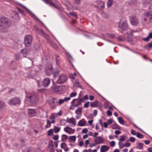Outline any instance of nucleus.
<instances>
[{"label":"nucleus","mask_w":152,"mask_h":152,"mask_svg":"<svg viewBox=\"0 0 152 152\" xmlns=\"http://www.w3.org/2000/svg\"><path fill=\"white\" fill-rule=\"evenodd\" d=\"M132 34H130V35L128 34L127 38L128 39V41L129 42H131L132 40Z\"/></svg>","instance_id":"obj_44"},{"label":"nucleus","mask_w":152,"mask_h":152,"mask_svg":"<svg viewBox=\"0 0 152 152\" xmlns=\"http://www.w3.org/2000/svg\"><path fill=\"white\" fill-rule=\"evenodd\" d=\"M145 17L143 19L146 23H149L150 22H152V12H146L145 14Z\"/></svg>","instance_id":"obj_5"},{"label":"nucleus","mask_w":152,"mask_h":152,"mask_svg":"<svg viewBox=\"0 0 152 152\" xmlns=\"http://www.w3.org/2000/svg\"><path fill=\"white\" fill-rule=\"evenodd\" d=\"M143 144L141 142H139L138 144L137 147V148L142 150L143 148Z\"/></svg>","instance_id":"obj_35"},{"label":"nucleus","mask_w":152,"mask_h":152,"mask_svg":"<svg viewBox=\"0 0 152 152\" xmlns=\"http://www.w3.org/2000/svg\"><path fill=\"white\" fill-rule=\"evenodd\" d=\"M53 133V129H50L48 132V136L51 135Z\"/></svg>","instance_id":"obj_47"},{"label":"nucleus","mask_w":152,"mask_h":152,"mask_svg":"<svg viewBox=\"0 0 152 152\" xmlns=\"http://www.w3.org/2000/svg\"><path fill=\"white\" fill-rule=\"evenodd\" d=\"M107 114L108 116H110L112 115V113L109 110H107Z\"/></svg>","instance_id":"obj_63"},{"label":"nucleus","mask_w":152,"mask_h":152,"mask_svg":"<svg viewBox=\"0 0 152 152\" xmlns=\"http://www.w3.org/2000/svg\"><path fill=\"white\" fill-rule=\"evenodd\" d=\"M74 86L77 88H81L82 87V86L80 85L79 82L77 80L75 81V83H74Z\"/></svg>","instance_id":"obj_28"},{"label":"nucleus","mask_w":152,"mask_h":152,"mask_svg":"<svg viewBox=\"0 0 152 152\" xmlns=\"http://www.w3.org/2000/svg\"><path fill=\"white\" fill-rule=\"evenodd\" d=\"M129 140L130 142H134L135 141V138L133 137H130Z\"/></svg>","instance_id":"obj_48"},{"label":"nucleus","mask_w":152,"mask_h":152,"mask_svg":"<svg viewBox=\"0 0 152 152\" xmlns=\"http://www.w3.org/2000/svg\"><path fill=\"white\" fill-rule=\"evenodd\" d=\"M64 101V99H60L58 102V104L61 105V104H63Z\"/></svg>","instance_id":"obj_49"},{"label":"nucleus","mask_w":152,"mask_h":152,"mask_svg":"<svg viewBox=\"0 0 152 152\" xmlns=\"http://www.w3.org/2000/svg\"><path fill=\"white\" fill-rule=\"evenodd\" d=\"M118 39L120 41H124L125 40V38L124 36H120L118 37Z\"/></svg>","instance_id":"obj_32"},{"label":"nucleus","mask_w":152,"mask_h":152,"mask_svg":"<svg viewBox=\"0 0 152 152\" xmlns=\"http://www.w3.org/2000/svg\"><path fill=\"white\" fill-rule=\"evenodd\" d=\"M50 83V80L48 78H45L42 82V85L45 87H48Z\"/></svg>","instance_id":"obj_11"},{"label":"nucleus","mask_w":152,"mask_h":152,"mask_svg":"<svg viewBox=\"0 0 152 152\" xmlns=\"http://www.w3.org/2000/svg\"><path fill=\"white\" fill-rule=\"evenodd\" d=\"M72 104L70 107L69 109L71 110H73L74 109V108L75 107L74 104Z\"/></svg>","instance_id":"obj_61"},{"label":"nucleus","mask_w":152,"mask_h":152,"mask_svg":"<svg viewBox=\"0 0 152 152\" xmlns=\"http://www.w3.org/2000/svg\"><path fill=\"white\" fill-rule=\"evenodd\" d=\"M21 102V100L19 97L12 98L9 100L8 104L10 105H17L20 104Z\"/></svg>","instance_id":"obj_4"},{"label":"nucleus","mask_w":152,"mask_h":152,"mask_svg":"<svg viewBox=\"0 0 152 152\" xmlns=\"http://www.w3.org/2000/svg\"><path fill=\"white\" fill-rule=\"evenodd\" d=\"M68 77L65 74H62L58 77L56 83L58 84H62L65 83L67 80Z\"/></svg>","instance_id":"obj_6"},{"label":"nucleus","mask_w":152,"mask_h":152,"mask_svg":"<svg viewBox=\"0 0 152 152\" xmlns=\"http://www.w3.org/2000/svg\"><path fill=\"white\" fill-rule=\"evenodd\" d=\"M59 138L58 135H55L53 138V139L55 140H57Z\"/></svg>","instance_id":"obj_62"},{"label":"nucleus","mask_w":152,"mask_h":152,"mask_svg":"<svg viewBox=\"0 0 152 152\" xmlns=\"http://www.w3.org/2000/svg\"><path fill=\"white\" fill-rule=\"evenodd\" d=\"M27 113L29 116L32 117L36 115V112L34 109H28V110Z\"/></svg>","instance_id":"obj_12"},{"label":"nucleus","mask_w":152,"mask_h":152,"mask_svg":"<svg viewBox=\"0 0 152 152\" xmlns=\"http://www.w3.org/2000/svg\"><path fill=\"white\" fill-rule=\"evenodd\" d=\"M94 141L97 145L103 143L104 142V140L101 137H97L94 139Z\"/></svg>","instance_id":"obj_10"},{"label":"nucleus","mask_w":152,"mask_h":152,"mask_svg":"<svg viewBox=\"0 0 152 152\" xmlns=\"http://www.w3.org/2000/svg\"><path fill=\"white\" fill-rule=\"evenodd\" d=\"M113 0H109L107 2V5L108 7H110L113 5Z\"/></svg>","instance_id":"obj_31"},{"label":"nucleus","mask_w":152,"mask_h":152,"mask_svg":"<svg viewBox=\"0 0 152 152\" xmlns=\"http://www.w3.org/2000/svg\"><path fill=\"white\" fill-rule=\"evenodd\" d=\"M5 104L2 101H0V110L3 109L5 106Z\"/></svg>","instance_id":"obj_37"},{"label":"nucleus","mask_w":152,"mask_h":152,"mask_svg":"<svg viewBox=\"0 0 152 152\" xmlns=\"http://www.w3.org/2000/svg\"><path fill=\"white\" fill-rule=\"evenodd\" d=\"M89 102H86L84 105V107L85 108H87L89 107Z\"/></svg>","instance_id":"obj_53"},{"label":"nucleus","mask_w":152,"mask_h":152,"mask_svg":"<svg viewBox=\"0 0 152 152\" xmlns=\"http://www.w3.org/2000/svg\"><path fill=\"white\" fill-rule=\"evenodd\" d=\"M118 27L123 30H126L128 29V25L125 18L120 20L118 23Z\"/></svg>","instance_id":"obj_3"},{"label":"nucleus","mask_w":152,"mask_h":152,"mask_svg":"<svg viewBox=\"0 0 152 152\" xmlns=\"http://www.w3.org/2000/svg\"><path fill=\"white\" fill-rule=\"evenodd\" d=\"M137 0H131L130 2V4H133L136 3Z\"/></svg>","instance_id":"obj_54"},{"label":"nucleus","mask_w":152,"mask_h":152,"mask_svg":"<svg viewBox=\"0 0 152 152\" xmlns=\"http://www.w3.org/2000/svg\"><path fill=\"white\" fill-rule=\"evenodd\" d=\"M11 25L10 20L5 17H0V32L4 33L8 31V28Z\"/></svg>","instance_id":"obj_2"},{"label":"nucleus","mask_w":152,"mask_h":152,"mask_svg":"<svg viewBox=\"0 0 152 152\" xmlns=\"http://www.w3.org/2000/svg\"><path fill=\"white\" fill-rule=\"evenodd\" d=\"M109 149V146L107 145H102L100 151L102 152H105L107 151Z\"/></svg>","instance_id":"obj_25"},{"label":"nucleus","mask_w":152,"mask_h":152,"mask_svg":"<svg viewBox=\"0 0 152 152\" xmlns=\"http://www.w3.org/2000/svg\"><path fill=\"white\" fill-rule=\"evenodd\" d=\"M53 71L52 66L51 65L46 67L45 70V73L48 75H50L52 73Z\"/></svg>","instance_id":"obj_14"},{"label":"nucleus","mask_w":152,"mask_h":152,"mask_svg":"<svg viewBox=\"0 0 152 152\" xmlns=\"http://www.w3.org/2000/svg\"><path fill=\"white\" fill-rule=\"evenodd\" d=\"M115 142L114 141H112L110 142V145L112 147H113L115 145Z\"/></svg>","instance_id":"obj_56"},{"label":"nucleus","mask_w":152,"mask_h":152,"mask_svg":"<svg viewBox=\"0 0 152 152\" xmlns=\"http://www.w3.org/2000/svg\"><path fill=\"white\" fill-rule=\"evenodd\" d=\"M72 104H74L75 107L78 106L81 104L80 102L79 101L78 99H74L71 102Z\"/></svg>","instance_id":"obj_20"},{"label":"nucleus","mask_w":152,"mask_h":152,"mask_svg":"<svg viewBox=\"0 0 152 152\" xmlns=\"http://www.w3.org/2000/svg\"><path fill=\"white\" fill-rule=\"evenodd\" d=\"M124 145L126 147H129L130 145V144L129 142H127L124 144Z\"/></svg>","instance_id":"obj_58"},{"label":"nucleus","mask_w":152,"mask_h":152,"mask_svg":"<svg viewBox=\"0 0 152 152\" xmlns=\"http://www.w3.org/2000/svg\"><path fill=\"white\" fill-rule=\"evenodd\" d=\"M131 133L133 135H136L137 134V133L133 129H131Z\"/></svg>","instance_id":"obj_55"},{"label":"nucleus","mask_w":152,"mask_h":152,"mask_svg":"<svg viewBox=\"0 0 152 152\" xmlns=\"http://www.w3.org/2000/svg\"><path fill=\"white\" fill-rule=\"evenodd\" d=\"M45 39L47 41L48 43L51 45L53 42L49 38V37L48 36L47 37L45 38Z\"/></svg>","instance_id":"obj_45"},{"label":"nucleus","mask_w":152,"mask_h":152,"mask_svg":"<svg viewBox=\"0 0 152 152\" xmlns=\"http://www.w3.org/2000/svg\"><path fill=\"white\" fill-rule=\"evenodd\" d=\"M64 130L69 134H71L75 132V130L69 127H65L64 128Z\"/></svg>","instance_id":"obj_16"},{"label":"nucleus","mask_w":152,"mask_h":152,"mask_svg":"<svg viewBox=\"0 0 152 152\" xmlns=\"http://www.w3.org/2000/svg\"><path fill=\"white\" fill-rule=\"evenodd\" d=\"M150 39V38L148 36L146 37V38H143V40H144V41H146V42H148V41Z\"/></svg>","instance_id":"obj_59"},{"label":"nucleus","mask_w":152,"mask_h":152,"mask_svg":"<svg viewBox=\"0 0 152 152\" xmlns=\"http://www.w3.org/2000/svg\"><path fill=\"white\" fill-rule=\"evenodd\" d=\"M86 123V121L84 118L80 120L78 122L77 126H83L85 125Z\"/></svg>","instance_id":"obj_21"},{"label":"nucleus","mask_w":152,"mask_h":152,"mask_svg":"<svg viewBox=\"0 0 152 152\" xmlns=\"http://www.w3.org/2000/svg\"><path fill=\"white\" fill-rule=\"evenodd\" d=\"M56 100V98H53V100L49 102L50 106L52 109H55L58 104V101Z\"/></svg>","instance_id":"obj_9"},{"label":"nucleus","mask_w":152,"mask_h":152,"mask_svg":"<svg viewBox=\"0 0 152 152\" xmlns=\"http://www.w3.org/2000/svg\"><path fill=\"white\" fill-rule=\"evenodd\" d=\"M39 101L38 95L35 93H28L26 94L25 102L29 106L33 105Z\"/></svg>","instance_id":"obj_1"},{"label":"nucleus","mask_w":152,"mask_h":152,"mask_svg":"<svg viewBox=\"0 0 152 152\" xmlns=\"http://www.w3.org/2000/svg\"><path fill=\"white\" fill-rule=\"evenodd\" d=\"M46 4L49 5L51 7H53L57 8V6L51 0H42Z\"/></svg>","instance_id":"obj_15"},{"label":"nucleus","mask_w":152,"mask_h":152,"mask_svg":"<svg viewBox=\"0 0 152 152\" xmlns=\"http://www.w3.org/2000/svg\"><path fill=\"white\" fill-rule=\"evenodd\" d=\"M152 0H143V6L144 7H148L149 8L151 6V2Z\"/></svg>","instance_id":"obj_13"},{"label":"nucleus","mask_w":152,"mask_h":152,"mask_svg":"<svg viewBox=\"0 0 152 152\" xmlns=\"http://www.w3.org/2000/svg\"><path fill=\"white\" fill-rule=\"evenodd\" d=\"M57 116V115L54 113H52L50 116V120H54Z\"/></svg>","instance_id":"obj_36"},{"label":"nucleus","mask_w":152,"mask_h":152,"mask_svg":"<svg viewBox=\"0 0 152 152\" xmlns=\"http://www.w3.org/2000/svg\"><path fill=\"white\" fill-rule=\"evenodd\" d=\"M30 149L29 148H25L23 150V152H30Z\"/></svg>","instance_id":"obj_52"},{"label":"nucleus","mask_w":152,"mask_h":152,"mask_svg":"<svg viewBox=\"0 0 152 152\" xmlns=\"http://www.w3.org/2000/svg\"><path fill=\"white\" fill-rule=\"evenodd\" d=\"M40 34L45 38L48 36L42 30H40Z\"/></svg>","instance_id":"obj_40"},{"label":"nucleus","mask_w":152,"mask_h":152,"mask_svg":"<svg viewBox=\"0 0 152 152\" xmlns=\"http://www.w3.org/2000/svg\"><path fill=\"white\" fill-rule=\"evenodd\" d=\"M112 128L114 129H120V127L116 124H114L112 125Z\"/></svg>","instance_id":"obj_33"},{"label":"nucleus","mask_w":152,"mask_h":152,"mask_svg":"<svg viewBox=\"0 0 152 152\" xmlns=\"http://www.w3.org/2000/svg\"><path fill=\"white\" fill-rule=\"evenodd\" d=\"M77 95V93L74 92L72 93L70 95V97H73Z\"/></svg>","instance_id":"obj_57"},{"label":"nucleus","mask_w":152,"mask_h":152,"mask_svg":"<svg viewBox=\"0 0 152 152\" xmlns=\"http://www.w3.org/2000/svg\"><path fill=\"white\" fill-rule=\"evenodd\" d=\"M32 38L31 36L28 35L26 36L24 38V43L26 47H28L32 43Z\"/></svg>","instance_id":"obj_8"},{"label":"nucleus","mask_w":152,"mask_h":152,"mask_svg":"<svg viewBox=\"0 0 152 152\" xmlns=\"http://www.w3.org/2000/svg\"><path fill=\"white\" fill-rule=\"evenodd\" d=\"M55 59L56 64L58 65L60 63V58L59 56L58 55H56Z\"/></svg>","instance_id":"obj_30"},{"label":"nucleus","mask_w":152,"mask_h":152,"mask_svg":"<svg viewBox=\"0 0 152 152\" xmlns=\"http://www.w3.org/2000/svg\"><path fill=\"white\" fill-rule=\"evenodd\" d=\"M60 129L59 127L54 126V132L55 133L58 132L60 131Z\"/></svg>","instance_id":"obj_41"},{"label":"nucleus","mask_w":152,"mask_h":152,"mask_svg":"<svg viewBox=\"0 0 152 152\" xmlns=\"http://www.w3.org/2000/svg\"><path fill=\"white\" fill-rule=\"evenodd\" d=\"M120 139L119 140V142L118 143V144L120 147V148H123V146H122L121 145V144L122 143L121 142L123 141L126 140V136L125 135L121 136H120Z\"/></svg>","instance_id":"obj_18"},{"label":"nucleus","mask_w":152,"mask_h":152,"mask_svg":"<svg viewBox=\"0 0 152 152\" xmlns=\"http://www.w3.org/2000/svg\"><path fill=\"white\" fill-rule=\"evenodd\" d=\"M130 22L132 25L137 26L139 23V20L137 17L135 16L129 17Z\"/></svg>","instance_id":"obj_7"},{"label":"nucleus","mask_w":152,"mask_h":152,"mask_svg":"<svg viewBox=\"0 0 152 152\" xmlns=\"http://www.w3.org/2000/svg\"><path fill=\"white\" fill-rule=\"evenodd\" d=\"M107 35L108 37L111 39H113L114 38V35L113 34L107 33Z\"/></svg>","instance_id":"obj_42"},{"label":"nucleus","mask_w":152,"mask_h":152,"mask_svg":"<svg viewBox=\"0 0 152 152\" xmlns=\"http://www.w3.org/2000/svg\"><path fill=\"white\" fill-rule=\"evenodd\" d=\"M66 122L72 124L74 126H75L76 125V121L75 119L73 118L68 119Z\"/></svg>","instance_id":"obj_22"},{"label":"nucleus","mask_w":152,"mask_h":152,"mask_svg":"<svg viewBox=\"0 0 152 152\" xmlns=\"http://www.w3.org/2000/svg\"><path fill=\"white\" fill-rule=\"evenodd\" d=\"M119 122L120 124H122L124 125L125 124L124 121L123 119V118L120 117H119L118 118Z\"/></svg>","instance_id":"obj_34"},{"label":"nucleus","mask_w":152,"mask_h":152,"mask_svg":"<svg viewBox=\"0 0 152 152\" xmlns=\"http://www.w3.org/2000/svg\"><path fill=\"white\" fill-rule=\"evenodd\" d=\"M70 99V97H65L64 100V101H67L69 100Z\"/></svg>","instance_id":"obj_64"},{"label":"nucleus","mask_w":152,"mask_h":152,"mask_svg":"<svg viewBox=\"0 0 152 152\" xmlns=\"http://www.w3.org/2000/svg\"><path fill=\"white\" fill-rule=\"evenodd\" d=\"M97 4V7L99 9L103 8L104 7V3L101 1H95Z\"/></svg>","instance_id":"obj_19"},{"label":"nucleus","mask_w":152,"mask_h":152,"mask_svg":"<svg viewBox=\"0 0 152 152\" xmlns=\"http://www.w3.org/2000/svg\"><path fill=\"white\" fill-rule=\"evenodd\" d=\"M29 50L26 48H24L21 50V52L24 57H26L29 53Z\"/></svg>","instance_id":"obj_17"},{"label":"nucleus","mask_w":152,"mask_h":152,"mask_svg":"<svg viewBox=\"0 0 152 152\" xmlns=\"http://www.w3.org/2000/svg\"><path fill=\"white\" fill-rule=\"evenodd\" d=\"M40 47V45L39 44H37L34 46V48L37 50H39Z\"/></svg>","instance_id":"obj_51"},{"label":"nucleus","mask_w":152,"mask_h":152,"mask_svg":"<svg viewBox=\"0 0 152 152\" xmlns=\"http://www.w3.org/2000/svg\"><path fill=\"white\" fill-rule=\"evenodd\" d=\"M136 136L137 137L140 139H142L144 137L142 134H141L139 132H137Z\"/></svg>","instance_id":"obj_39"},{"label":"nucleus","mask_w":152,"mask_h":152,"mask_svg":"<svg viewBox=\"0 0 152 152\" xmlns=\"http://www.w3.org/2000/svg\"><path fill=\"white\" fill-rule=\"evenodd\" d=\"M61 148L64 149L65 151L67 152L69 150V148L67 147V145L65 142H63L61 145Z\"/></svg>","instance_id":"obj_23"},{"label":"nucleus","mask_w":152,"mask_h":152,"mask_svg":"<svg viewBox=\"0 0 152 152\" xmlns=\"http://www.w3.org/2000/svg\"><path fill=\"white\" fill-rule=\"evenodd\" d=\"M98 105V101L97 100L91 103L90 106L91 107H97Z\"/></svg>","instance_id":"obj_26"},{"label":"nucleus","mask_w":152,"mask_h":152,"mask_svg":"<svg viewBox=\"0 0 152 152\" xmlns=\"http://www.w3.org/2000/svg\"><path fill=\"white\" fill-rule=\"evenodd\" d=\"M70 14L71 15L73 16L76 19L77 18V15L74 12H72L70 13Z\"/></svg>","instance_id":"obj_43"},{"label":"nucleus","mask_w":152,"mask_h":152,"mask_svg":"<svg viewBox=\"0 0 152 152\" xmlns=\"http://www.w3.org/2000/svg\"><path fill=\"white\" fill-rule=\"evenodd\" d=\"M69 138L71 140L75 141L76 139V137L75 136H70Z\"/></svg>","instance_id":"obj_46"},{"label":"nucleus","mask_w":152,"mask_h":152,"mask_svg":"<svg viewBox=\"0 0 152 152\" xmlns=\"http://www.w3.org/2000/svg\"><path fill=\"white\" fill-rule=\"evenodd\" d=\"M68 136L64 134L62 135V138L61 140L62 141H66L68 139Z\"/></svg>","instance_id":"obj_38"},{"label":"nucleus","mask_w":152,"mask_h":152,"mask_svg":"<svg viewBox=\"0 0 152 152\" xmlns=\"http://www.w3.org/2000/svg\"><path fill=\"white\" fill-rule=\"evenodd\" d=\"M48 148L50 150L51 152H54L55 151V149L54 148L53 142L52 140L50 141L48 145Z\"/></svg>","instance_id":"obj_24"},{"label":"nucleus","mask_w":152,"mask_h":152,"mask_svg":"<svg viewBox=\"0 0 152 152\" xmlns=\"http://www.w3.org/2000/svg\"><path fill=\"white\" fill-rule=\"evenodd\" d=\"M152 47V42L146 45L144 47V48L147 50H149Z\"/></svg>","instance_id":"obj_27"},{"label":"nucleus","mask_w":152,"mask_h":152,"mask_svg":"<svg viewBox=\"0 0 152 152\" xmlns=\"http://www.w3.org/2000/svg\"><path fill=\"white\" fill-rule=\"evenodd\" d=\"M82 111V108L81 107H78L75 111V113L77 115H79V113H80V114H81V112Z\"/></svg>","instance_id":"obj_29"},{"label":"nucleus","mask_w":152,"mask_h":152,"mask_svg":"<svg viewBox=\"0 0 152 152\" xmlns=\"http://www.w3.org/2000/svg\"><path fill=\"white\" fill-rule=\"evenodd\" d=\"M88 130L87 129L85 128L82 130V132L83 133H86L88 132Z\"/></svg>","instance_id":"obj_60"},{"label":"nucleus","mask_w":152,"mask_h":152,"mask_svg":"<svg viewBox=\"0 0 152 152\" xmlns=\"http://www.w3.org/2000/svg\"><path fill=\"white\" fill-rule=\"evenodd\" d=\"M97 145L96 142H95V143H90L89 144V146L90 148H92L93 146H96Z\"/></svg>","instance_id":"obj_50"}]
</instances>
